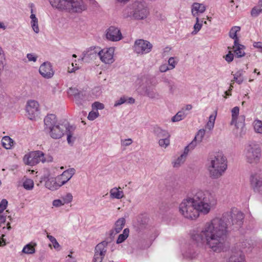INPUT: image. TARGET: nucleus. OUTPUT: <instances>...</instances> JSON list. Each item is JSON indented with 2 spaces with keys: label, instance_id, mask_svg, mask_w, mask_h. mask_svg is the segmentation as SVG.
<instances>
[{
  "label": "nucleus",
  "instance_id": "obj_4",
  "mask_svg": "<svg viewBox=\"0 0 262 262\" xmlns=\"http://www.w3.org/2000/svg\"><path fill=\"white\" fill-rule=\"evenodd\" d=\"M50 4L60 10L70 12H81L86 9L82 0H49Z\"/></svg>",
  "mask_w": 262,
  "mask_h": 262
},
{
  "label": "nucleus",
  "instance_id": "obj_45",
  "mask_svg": "<svg viewBox=\"0 0 262 262\" xmlns=\"http://www.w3.org/2000/svg\"><path fill=\"white\" fill-rule=\"evenodd\" d=\"M31 27L33 30V31L36 33H38L39 32V28H38V19L33 20L31 21Z\"/></svg>",
  "mask_w": 262,
  "mask_h": 262
},
{
  "label": "nucleus",
  "instance_id": "obj_30",
  "mask_svg": "<svg viewBox=\"0 0 262 262\" xmlns=\"http://www.w3.org/2000/svg\"><path fill=\"white\" fill-rule=\"evenodd\" d=\"M145 94L151 99L157 98L159 96V94L155 92L154 89L149 86L146 88Z\"/></svg>",
  "mask_w": 262,
  "mask_h": 262
},
{
  "label": "nucleus",
  "instance_id": "obj_10",
  "mask_svg": "<svg viewBox=\"0 0 262 262\" xmlns=\"http://www.w3.org/2000/svg\"><path fill=\"white\" fill-rule=\"evenodd\" d=\"M251 185L255 192L262 191V172H253L250 177Z\"/></svg>",
  "mask_w": 262,
  "mask_h": 262
},
{
  "label": "nucleus",
  "instance_id": "obj_24",
  "mask_svg": "<svg viewBox=\"0 0 262 262\" xmlns=\"http://www.w3.org/2000/svg\"><path fill=\"white\" fill-rule=\"evenodd\" d=\"M206 10L205 6L202 4L194 3L191 9V12L194 16H196L199 13H203Z\"/></svg>",
  "mask_w": 262,
  "mask_h": 262
},
{
  "label": "nucleus",
  "instance_id": "obj_34",
  "mask_svg": "<svg viewBox=\"0 0 262 262\" xmlns=\"http://www.w3.org/2000/svg\"><path fill=\"white\" fill-rule=\"evenodd\" d=\"M202 23L203 20L200 21L198 17H196V23L193 26L194 30L192 32V34H196L201 30L202 27Z\"/></svg>",
  "mask_w": 262,
  "mask_h": 262
},
{
  "label": "nucleus",
  "instance_id": "obj_14",
  "mask_svg": "<svg viewBox=\"0 0 262 262\" xmlns=\"http://www.w3.org/2000/svg\"><path fill=\"white\" fill-rule=\"evenodd\" d=\"M114 50L112 48L100 50L99 57L101 60L105 63H112L113 59Z\"/></svg>",
  "mask_w": 262,
  "mask_h": 262
},
{
  "label": "nucleus",
  "instance_id": "obj_44",
  "mask_svg": "<svg viewBox=\"0 0 262 262\" xmlns=\"http://www.w3.org/2000/svg\"><path fill=\"white\" fill-rule=\"evenodd\" d=\"M34 247H24L22 252L26 254H33L35 252Z\"/></svg>",
  "mask_w": 262,
  "mask_h": 262
},
{
  "label": "nucleus",
  "instance_id": "obj_13",
  "mask_svg": "<svg viewBox=\"0 0 262 262\" xmlns=\"http://www.w3.org/2000/svg\"><path fill=\"white\" fill-rule=\"evenodd\" d=\"M106 37L109 40L117 41L122 39V36L120 30L118 28L111 26L106 31Z\"/></svg>",
  "mask_w": 262,
  "mask_h": 262
},
{
  "label": "nucleus",
  "instance_id": "obj_47",
  "mask_svg": "<svg viewBox=\"0 0 262 262\" xmlns=\"http://www.w3.org/2000/svg\"><path fill=\"white\" fill-rule=\"evenodd\" d=\"M8 205V201L6 199H3L0 203V212L2 213Z\"/></svg>",
  "mask_w": 262,
  "mask_h": 262
},
{
  "label": "nucleus",
  "instance_id": "obj_57",
  "mask_svg": "<svg viewBox=\"0 0 262 262\" xmlns=\"http://www.w3.org/2000/svg\"><path fill=\"white\" fill-rule=\"evenodd\" d=\"M171 69H170V68H168V65L166 63L162 64L159 67L160 71L162 73L165 72Z\"/></svg>",
  "mask_w": 262,
  "mask_h": 262
},
{
  "label": "nucleus",
  "instance_id": "obj_31",
  "mask_svg": "<svg viewBox=\"0 0 262 262\" xmlns=\"http://www.w3.org/2000/svg\"><path fill=\"white\" fill-rule=\"evenodd\" d=\"M186 117V114L183 110L178 112L173 117L171 118L172 122H178L184 119Z\"/></svg>",
  "mask_w": 262,
  "mask_h": 262
},
{
  "label": "nucleus",
  "instance_id": "obj_46",
  "mask_svg": "<svg viewBox=\"0 0 262 262\" xmlns=\"http://www.w3.org/2000/svg\"><path fill=\"white\" fill-rule=\"evenodd\" d=\"M99 116V113L98 111L96 112H91L89 113L88 119L90 120H94Z\"/></svg>",
  "mask_w": 262,
  "mask_h": 262
},
{
  "label": "nucleus",
  "instance_id": "obj_58",
  "mask_svg": "<svg viewBox=\"0 0 262 262\" xmlns=\"http://www.w3.org/2000/svg\"><path fill=\"white\" fill-rule=\"evenodd\" d=\"M103 257L99 256L98 253H95L93 262H102Z\"/></svg>",
  "mask_w": 262,
  "mask_h": 262
},
{
  "label": "nucleus",
  "instance_id": "obj_56",
  "mask_svg": "<svg viewBox=\"0 0 262 262\" xmlns=\"http://www.w3.org/2000/svg\"><path fill=\"white\" fill-rule=\"evenodd\" d=\"M47 236L50 242L53 244V246H60L54 237L50 235H48Z\"/></svg>",
  "mask_w": 262,
  "mask_h": 262
},
{
  "label": "nucleus",
  "instance_id": "obj_11",
  "mask_svg": "<svg viewBox=\"0 0 262 262\" xmlns=\"http://www.w3.org/2000/svg\"><path fill=\"white\" fill-rule=\"evenodd\" d=\"M26 111L30 120H33L39 114V104L35 100H29L26 106Z\"/></svg>",
  "mask_w": 262,
  "mask_h": 262
},
{
  "label": "nucleus",
  "instance_id": "obj_53",
  "mask_svg": "<svg viewBox=\"0 0 262 262\" xmlns=\"http://www.w3.org/2000/svg\"><path fill=\"white\" fill-rule=\"evenodd\" d=\"M27 57L29 61L35 62L37 60V57L34 54L28 53L27 54Z\"/></svg>",
  "mask_w": 262,
  "mask_h": 262
},
{
  "label": "nucleus",
  "instance_id": "obj_38",
  "mask_svg": "<svg viewBox=\"0 0 262 262\" xmlns=\"http://www.w3.org/2000/svg\"><path fill=\"white\" fill-rule=\"evenodd\" d=\"M185 160L186 158L184 157V156L181 155L175 161L172 162L173 166L174 167H179L185 162Z\"/></svg>",
  "mask_w": 262,
  "mask_h": 262
},
{
  "label": "nucleus",
  "instance_id": "obj_12",
  "mask_svg": "<svg viewBox=\"0 0 262 262\" xmlns=\"http://www.w3.org/2000/svg\"><path fill=\"white\" fill-rule=\"evenodd\" d=\"M100 48L98 47H91L83 52L82 60L85 62H89L99 56Z\"/></svg>",
  "mask_w": 262,
  "mask_h": 262
},
{
  "label": "nucleus",
  "instance_id": "obj_49",
  "mask_svg": "<svg viewBox=\"0 0 262 262\" xmlns=\"http://www.w3.org/2000/svg\"><path fill=\"white\" fill-rule=\"evenodd\" d=\"M70 91L71 94L73 95L75 98H77V97L79 95H81L82 96V93L75 88H70Z\"/></svg>",
  "mask_w": 262,
  "mask_h": 262
},
{
  "label": "nucleus",
  "instance_id": "obj_62",
  "mask_svg": "<svg viewBox=\"0 0 262 262\" xmlns=\"http://www.w3.org/2000/svg\"><path fill=\"white\" fill-rule=\"evenodd\" d=\"M214 125V123L213 121L211 122V121H208L206 124V127L208 129L211 130L213 128Z\"/></svg>",
  "mask_w": 262,
  "mask_h": 262
},
{
  "label": "nucleus",
  "instance_id": "obj_27",
  "mask_svg": "<svg viewBox=\"0 0 262 262\" xmlns=\"http://www.w3.org/2000/svg\"><path fill=\"white\" fill-rule=\"evenodd\" d=\"M2 144L6 149H10L13 145V140L9 136H5L2 139Z\"/></svg>",
  "mask_w": 262,
  "mask_h": 262
},
{
  "label": "nucleus",
  "instance_id": "obj_51",
  "mask_svg": "<svg viewBox=\"0 0 262 262\" xmlns=\"http://www.w3.org/2000/svg\"><path fill=\"white\" fill-rule=\"evenodd\" d=\"M168 62L171 70L174 69L177 64V62L174 60L173 57H170L168 59Z\"/></svg>",
  "mask_w": 262,
  "mask_h": 262
},
{
  "label": "nucleus",
  "instance_id": "obj_17",
  "mask_svg": "<svg viewBox=\"0 0 262 262\" xmlns=\"http://www.w3.org/2000/svg\"><path fill=\"white\" fill-rule=\"evenodd\" d=\"M45 129L48 130L52 128L60 125L57 122L56 117L54 114H49L44 119Z\"/></svg>",
  "mask_w": 262,
  "mask_h": 262
},
{
  "label": "nucleus",
  "instance_id": "obj_7",
  "mask_svg": "<svg viewBox=\"0 0 262 262\" xmlns=\"http://www.w3.org/2000/svg\"><path fill=\"white\" fill-rule=\"evenodd\" d=\"M23 160L25 164L33 166L40 162L44 163L46 162L44 154L39 150L31 152L29 155H26Z\"/></svg>",
  "mask_w": 262,
  "mask_h": 262
},
{
  "label": "nucleus",
  "instance_id": "obj_29",
  "mask_svg": "<svg viewBox=\"0 0 262 262\" xmlns=\"http://www.w3.org/2000/svg\"><path fill=\"white\" fill-rule=\"evenodd\" d=\"M245 117L244 115H241L237 117V119L233 124L237 128L243 129L245 127Z\"/></svg>",
  "mask_w": 262,
  "mask_h": 262
},
{
  "label": "nucleus",
  "instance_id": "obj_37",
  "mask_svg": "<svg viewBox=\"0 0 262 262\" xmlns=\"http://www.w3.org/2000/svg\"><path fill=\"white\" fill-rule=\"evenodd\" d=\"M23 186L27 190H31L34 187V182L31 179H26L23 183Z\"/></svg>",
  "mask_w": 262,
  "mask_h": 262
},
{
  "label": "nucleus",
  "instance_id": "obj_39",
  "mask_svg": "<svg viewBox=\"0 0 262 262\" xmlns=\"http://www.w3.org/2000/svg\"><path fill=\"white\" fill-rule=\"evenodd\" d=\"M241 30V28L238 26H235L231 28L229 32V36L232 38H236L237 32H239Z\"/></svg>",
  "mask_w": 262,
  "mask_h": 262
},
{
  "label": "nucleus",
  "instance_id": "obj_19",
  "mask_svg": "<svg viewBox=\"0 0 262 262\" xmlns=\"http://www.w3.org/2000/svg\"><path fill=\"white\" fill-rule=\"evenodd\" d=\"M75 173L74 168H70L64 171L58 177L59 182H60V185L65 184Z\"/></svg>",
  "mask_w": 262,
  "mask_h": 262
},
{
  "label": "nucleus",
  "instance_id": "obj_33",
  "mask_svg": "<svg viewBox=\"0 0 262 262\" xmlns=\"http://www.w3.org/2000/svg\"><path fill=\"white\" fill-rule=\"evenodd\" d=\"M253 126L255 132L258 134H262V121L255 120L253 122Z\"/></svg>",
  "mask_w": 262,
  "mask_h": 262
},
{
  "label": "nucleus",
  "instance_id": "obj_42",
  "mask_svg": "<svg viewBox=\"0 0 262 262\" xmlns=\"http://www.w3.org/2000/svg\"><path fill=\"white\" fill-rule=\"evenodd\" d=\"M209 248L210 249L209 252L218 253L224 251L225 250L224 249L227 247H209Z\"/></svg>",
  "mask_w": 262,
  "mask_h": 262
},
{
  "label": "nucleus",
  "instance_id": "obj_61",
  "mask_svg": "<svg viewBox=\"0 0 262 262\" xmlns=\"http://www.w3.org/2000/svg\"><path fill=\"white\" fill-rule=\"evenodd\" d=\"M244 80L243 78H239L238 77H236L235 76H234L233 78V81L236 82L238 84H241Z\"/></svg>",
  "mask_w": 262,
  "mask_h": 262
},
{
  "label": "nucleus",
  "instance_id": "obj_16",
  "mask_svg": "<svg viewBox=\"0 0 262 262\" xmlns=\"http://www.w3.org/2000/svg\"><path fill=\"white\" fill-rule=\"evenodd\" d=\"M40 75L45 78H50L54 75V72L50 62H45L40 66L39 69Z\"/></svg>",
  "mask_w": 262,
  "mask_h": 262
},
{
  "label": "nucleus",
  "instance_id": "obj_1",
  "mask_svg": "<svg viewBox=\"0 0 262 262\" xmlns=\"http://www.w3.org/2000/svg\"><path fill=\"white\" fill-rule=\"evenodd\" d=\"M244 214L236 209L223 213L206 223L202 231L192 236V239L198 245L226 246L229 244V229L240 228Z\"/></svg>",
  "mask_w": 262,
  "mask_h": 262
},
{
  "label": "nucleus",
  "instance_id": "obj_23",
  "mask_svg": "<svg viewBox=\"0 0 262 262\" xmlns=\"http://www.w3.org/2000/svg\"><path fill=\"white\" fill-rule=\"evenodd\" d=\"M125 224V220L123 217H121L118 219L115 222L114 226L110 231H113L114 234L117 235L123 229Z\"/></svg>",
  "mask_w": 262,
  "mask_h": 262
},
{
  "label": "nucleus",
  "instance_id": "obj_41",
  "mask_svg": "<svg viewBox=\"0 0 262 262\" xmlns=\"http://www.w3.org/2000/svg\"><path fill=\"white\" fill-rule=\"evenodd\" d=\"M66 131L67 132V141L69 144H72L74 142L75 138L73 137V133L70 130L69 126L68 127V129L66 130Z\"/></svg>",
  "mask_w": 262,
  "mask_h": 262
},
{
  "label": "nucleus",
  "instance_id": "obj_28",
  "mask_svg": "<svg viewBox=\"0 0 262 262\" xmlns=\"http://www.w3.org/2000/svg\"><path fill=\"white\" fill-rule=\"evenodd\" d=\"M129 230L128 228H125L123 230V233L120 234L116 241V244H119L123 242L128 236Z\"/></svg>",
  "mask_w": 262,
  "mask_h": 262
},
{
  "label": "nucleus",
  "instance_id": "obj_55",
  "mask_svg": "<svg viewBox=\"0 0 262 262\" xmlns=\"http://www.w3.org/2000/svg\"><path fill=\"white\" fill-rule=\"evenodd\" d=\"M234 55L231 52H229L225 56V59L228 62H231L233 60Z\"/></svg>",
  "mask_w": 262,
  "mask_h": 262
},
{
  "label": "nucleus",
  "instance_id": "obj_36",
  "mask_svg": "<svg viewBox=\"0 0 262 262\" xmlns=\"http://www.w3.org/2000/svg\"><path fill=\"white\" fill-rule=\"evenodd\" d=\"M6 63V59L4 52L0 47V73L3 71Z\"/></svg>",
  "mask_w": 262,
  "mask_h": 262
},
{
  "label": "nucleus",
  "instance_id": "obj_48",
  "mask_svg": "<svg viewBox=\"0 0 262 262\" xmlns=\"http://www.w3.org/2000/svg\"><path fill=\"white\" fill-rule=\"evenodd\" d=\"M92 107L93 109H96L97 111L98 110H102L104 108V105L103 103H101L99 102H95L92 104Z\"/></svg>",
  "mask_w": 262,
  "mask_h": 262
},
{
  "label": "nucleus",
  "instance_id": "obj_54",
  "mask_svg": "<svg viewBox=\"0 0 262 262\" xmlns=\"http://www.w3.org/2000/svg\"><path fill=\"white\" fill-rule=\"evenodd\" d=\"M133 143V141L130 138L121 140V145L123 146H127Z\"/></svg>",
  "mask_w": 262,
  "mask_h": 262
},
{
  "label": "nucleus",
  "instance_id": "obj_32",
  "mask_svg": "<svg viewBox=\"0 0 262 262\" xmlns=\"http://www.w3.org/2000/svg\"><path fill=\"white\" fill-rule=\"evenodd\" d=\"M244 46L243 45L238 46V47H236L235 49H234V52L235 57L240 58L245 56V53L244 51Z\"/></svg>",
  "mask_w": 262,
  "mask_h": 262
},
{
  "label": "nucleus",
  "instance_id": "obj_20",
  "mask_svg": "<svg viewBox=\"0 0 262 262\" xmlns=\"http://www.w3.org/2000/svg\"><path fill=\"white\" fill-rule=\"evenodd\" d=\"M116 234L114 233L113 231H110L106 234V236L104 240L97 244V246H114L116 244V241L115 237Z\"/></svg>",
  "mask_w": 262,
  "mask_h": 262
},
{
  "label": "nucleus",
  "instance_id": "obj_43",
  "mask_svg": "<svg viewBox=\"0 0 262 262\" xmlns=\"http://www.w3.org/2000/svg\"><path fill=\"white\" fill-rule=\"evenodd\" d=\"M73 200V195L71 193H68L66 195L62 197V200L63 201V203L69 204Z\"/></svg>",
  "mask_w": 262,
  "mask_h": 262
},
{
  "label": "nucleus",
  "instance_id": "obj_21",
  "mask_svg": "<svg viewBox=\"0 0 262 262\" xmlns=\"http://www.w3.org/2000/svg\"><path fill=\"white\" fill-rule=\"evenodd\" d=\"M60 182H59V180L57 181L56 179L50 178L45 183V186L48 189L51 190H55L58 189L62 185H60Z\"/></svg>",
  "mask_w": 262,
  "mask_h": 262
},
{
  "label": "nucleus",
  "instance_id": "obj_59",
  "mask_svg": "<svg viewBox=\"0 0 262 262\" xmlns=\"http://www.w3.org/2000/svg\"><path fill=\"white\" fill-rule=\"evenodd\" d=\"M138 227L140 229H143L145 227L146 221H138Z\"/></svg>",
  "mask_w": 262,
  "mask_h": 262
},
{
  "label": "nucleus",
  "instance_id": "obj_22",
  "mask_svg": "<svg viewBox=\"0 0 262 262\" xmlns=\"http://www.w3.org/2000/svg\"><path fill=\"white\" fill-rule=\"evenodd\" d=\"M205 131L204 129H200L194 137L193 140L188 145L190 149H193L196 145L197 143H200L205 135Z\"/></svg>",
  "mask_w": 262,
  "mask_h": 262
},
{
  "label": "nucleus",
  "instance_id": "obj_35",
  "mask_svg": "<svg viewBox=\"0 0 262 262\" xmlns=\"http://www.w3.org/2000/svg\"><path fill=\"white\" fill-rule=\"evenodd\" d=\"M239 107L237 106H235L232 109V120L230 123L231 125H233L235 121H236V119H237V117H238L239 114Z\"/></svg>",
  "mask_w": 262,
  "mask_h": 262
},
{
  "label": "nucleus",
  "instance_id": "obj_15",
  "mask_svg": "<svg viewBox=\"0 0 262 262\" xmlns=\"http://www.w3.org/2000/svg\"><path fill=\"white\" fill-rule=\"evenodd\" d=\"M68 127L63 124L58 125L48 130L51 138L55 139L61 138L64 135Z\"/></svg>",
  "mask_w": 262,
  "mask_h": 262
},
{
  "label": "nucleus",
  "instance_id": "obj_50",
  "mask_svg": "<svg viewBox=\"0 0 262 262\" xmlns=\"http://www.w3.org/2000/svg\"><path fill=\"white\" fill-rule=\"evenodd\" d=\"M127 101V99L125 97H121L119 100L116 101L114 104V106L117 107L119 105H120L125 102Z\"/></svg>",
  "mask_w": 262,
  "mask_h": 262
},
{
  "label": "nucleus",
  "instance_id": "obj_40",
  "mask_svg": "<svg viewBox=\"0 0 262 262\" xmlns=\"http://www.w3.org/2000/svg\"><path fill=\"white\" fill-rule=\"evenodd\" d=\"M106 252V247H95V253H98L99 256H102L103 258Z\"/></svg>",
  "mask_w": 262,
  "mask_h": 262
},
{
  "label": "nucleus",
  "instance_id": "obj_5",
  "mask_svg": "<svg viewBox=\"0 0 262 262\" xmlns=\"http://www.w3.org/2000/svg\"><path fill=\"white\" fill-rule=\"evenodd\" d=\"M148 11L144 3L135 2L130 6L123 10L124 18H134L135 19H143L147 16Z\"/></svg>",
  "mask_w": 262,
  "mask_h": 262
},
{
  "label": "nucleus",
  "instance_id": "obj_63",
  "mask_svg": "<svg viewBox=\"0 0 262 262\" xmlns=\"http://www.w3.org/2000/svg\"><path fill=\"white\" fill-rule=\"evenodd\" d=\"M190 150H191L190 147H189L188 145H187V146L185 147L184 150V152L181 155L184 156V157L186 158L187 154Z\"/></svg>",
  "mask_w": 262,
  "mask_h": 262
},
{
  "label": "nucleus",
  "instance_id": "obj_3",
  "mask_svg": "<svg viewBox=\"0 0 262 262\" xmlns=\"http://www.w3.org/2000/svg\"><path fill=\"white\" fill-rule=\"evenodd\" d=\"M227 167L226 159L222 152H215L209 154L208 158V170L212 179L221 177Z\"/></svg>",
  "mask_w": 262,
  "mask_h": 262
},
{
  "label": "nucleus",
  "instance_id": "obj_64",
  "mask_svg": "<svg viewBox=\"0 0 262 262\" xmlns=\"http://www.w3.org/2000/svg\"><path fill=\"white\" fill-rule=\"evenodd\" d=\"M254 47L259 49H262V42H255L253 43Z\"/></svg>",
  "mask_w": 262,
  "mask_h": 262
},
{
  "label": "nucleus",
  "instance_id": "obj_18",
  "mask_svg": "<svg viewBox=\"0 0 262 262\" xmlns=\"http://www.w3.org/2000/svg\"><path fill=\"white\" fill-rule=\"evenodd\" d=\"M234 249H232V254L230 257L229 262H245V255L243 251L241 250H237L236 247Z\"/></svg>",
  "mask_w": 262,
  "mask_h": 262
},
{
  "label": "nucleus",
  "instance_id": "obj_8",
  "mask_svg": "<svg viewBox=\"0 0 262 262\" xmlns=\"http://www.w3.org/2000/svg\"><path fill=\"white\" fill-rule=\"evenodd\" d=\"M153 133L158 138H161L159 140V144L160 146L166 148L169 145L170 135L167 130L156 125L153 128Z\"/></svg>",
  "mask_w": 262,
  "mask_h": 262
},
{
  "label": "nucleus",
  "instance_id": "obj_6",
  "mask_svg": "<svg viewBox=\"0 0 262 262\" xmlns=\"http://www.w3.org/2000/svg\"><path fill=\"white\" fill-rule=\"evenodd\" d=\"M261 145L256 141H250L246 146L245 155L246 161L250 164L257 163L261 157Z\"/></svg>",
  "mask_w": 262,
  "mask_h": 262
},
{
  "label": "nucleus",
  "instance_id": "obj_25",
  "mask_svg": "<svg viewBox=\"0 0 262 262\" xmlns=\"http://www.w3.org/2000/svg\"><path fill=\"white\" fill-rule=\"evenodd\" d=\"M110 196L112 199H120L124 197L123 191L119 190V188L114 187L110 190Z\"/></svg>",
  "mask_w": 262,
  "mask_h": 262
},
{
  "label": "nucleus",
  "instance_id": "obj_60",
  "mask_svg": "<svg viewBox=\"0 0 262 262\" xmlns=\"http://www.w3.org/2000/svg\"><path fill=\"white\" fill-rule=\"evenodd\" d=\"M216 115H217V110H215L214 111V115L212 114L209 116V121H211V122L213 121L214 123Z\"/></svg>",
  "mask_w": 262,
  "mask_h": 262
},
{
  "label": "nucleus",
  "instance_id": "obj_2",
  "mask_svg": "<svg viewBox=\"0 0 262 262\" xmlns=\"http://www.w3.org/2000/svg\"><path fill=\"white\" fill-rule=\"evenodd\" d=\"M216 204L215 195L208 190H199L180 204L179 211L185 218L195 220L199 216V212L208 214Z\"/></svg>",
  "mask_w": 262,
  "mask_h": 262
},
{
  "label": "nucleus",
  "instance_id": "obj_52",
  "mask_svg": "<svg viewBox=\"0 0 262 262\" xmlns=\"http://www.w3.org/2000/svg\"><path fill=\"white\" fill-rule=\"evenodd\" d=\"M52 204L54 207H59L63 205L64 204L63 203L62 200L57 199L53 201Z\"/></svg>",
  "mask_w": 262,
  "mask_h": 262
},
{
  "label": "nucleus",
  "instance_id": "obj_9",
  "mask_svg": "<svg viewBox=\"0 0 262 262\" xmlns=\"http://www.w3.org/2000/svg\"><path fill=\"white\" fill-rule=\"evenodd\" d=\"M133 48L136 53L144 54L148 53L151 51L152 45L147 40L139 39L135 41Z\"/></svg>",
  "mask_w": 262,
  "mask_h": 262
},
{
  "label": "nucleus",
  "instance_id": "obj_26",
  "mask_svg": "<svg viewBox=\"0 0 262 262\" xmlns=\"http://www.w3.org/2000/svg\"><path fill=\"white\" fill-rule=\"evenodd\" d=\"M262 13V0H259L257 5L254 7L251 11L252 17H256Z\"/></svg>",
  "mask_w": 262,
  "mask_h": 262
}]
</instances>
